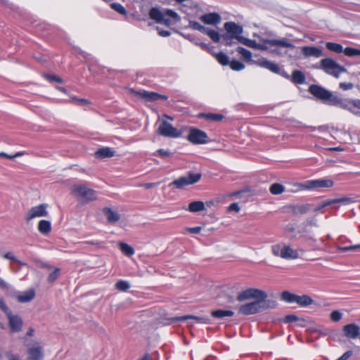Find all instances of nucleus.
Wrapping results in <instances>:
<instances>
[{"instance_id":"nucleus-34","label":"nucleus","mask_w":360,"mask_h":360,"mask_svg":"<svg viewBox=\"0 0 360 360\" xmlns=\"http://www.w3.org/2000/svg\"><path fill=\"white\" fill-rule=\"evenodd\" d=\"M205 209V205L202 201H194L189 204L188 210L191 212L202 211Z\"/></svg>"},{"instance_id":"nucleus-31","label":"nucleus","mask_w":360,"mask_h":360,"mask_svg":"<svg viewBox=\"0 0 360 360\" xmlns=\"http://www.w3.org/2000/svg\"><path fill=\"white\" fill-rule=\"evenodd\" d=\"M314 300L308 295H297L296 303L301 307H307L311 304Z\"/></svg>"},{"instance_id":"nucleus-54","label":"nucleus","mask_w":360,"mask_h":360,"mask_svg":"<svg viewBox=\"0 0 360 360\" xmlns=\"http://www.w3.org/2000/svg\"><path fill=\"white\" fill-rule=\"evenodd\" d=\"M155 155L165 158L169 157L172 153L169 150L159 149L155 152Z\"/></svg>"},{"instance_id":"nucleus-30","label":"nucleus","mask_w":360,"mask_h":360,"mask_svg":"<svg viewBox=\"0 0 360 360\" xmlns=\"http://www.w3.org/2000/svg\"><path fill=\"white\" fill-rule=\"evenodd\" d=\"M305 75L300 70H295L292 74V81L297 84H304L305 82Z\"/></svg>"},{"instance_id":"nucleus-49","label":"nucleus","mask_w":360,"mask_h":360,"mask_svg":"<svg viewBox=\"0 0 360 360\" xmlns=\"http://www.w3.org/2000/svg\"><path fill=\"white\" fill-rule=\"evenodd\" d=\"M295 321L304 322L305 319H302V318H300V317H298V316H297L296 315H294V314L287 315L284 318V322L286 323H292V322H295Z\"/></svg>"},{"instance_id":"nucleus-41","label":"nucleus","mask_w":360,"mask_h":360,"mask_svg":"<svg viewBox=\"0 0 360 360\" xmlns=\"http://www.w3.org/2000/svg\"><path fill=\"white\" fill-rule=\"evenodd\" d=\"M234 39H236V38L226 32L221 35V42L226 46H231L234 43Z\"/></svg>"},{"instance_id":"nucleus-36","label":"nucleus","mask_w":360,"mask_h":360,"mask_svg":"<svg viewBox=\"0 0 360 360\" xmlns=\"http://www.w3.org/2000/svg\"><path fill=\"white\" fill-rule=\"evenodd\" d=\"M200 117H203L207 120L219 122L223 120L224 116L221 114L217 113H202L200 115Z\"/></svg>"},{"instance_id":"nucleus-45","label":"nucleus","mask_w":360,"mask_h":360,"mask_svg":"<svg viewBox=\"0 0 360 360\" xmlns=\"http://www.w3.org/2000/svg\"><path fill=\"white\" fill-rule=\"evenodd\" d=\"M188 27L194 30L200 31L202 33L205 31L206 28L203 25H201L199 22L191 20L188 21Z\"/></svg>"},{"instance_id":"nucleus-1","label":"nucleus","mask_w":360,"mask_h":360,"mask_svg":"<svg viewBox=\"0 0 360 360\" xmlns=\"http://www.w3.org/2000/svg\"><path fill=\"white\" fill-rule=\"evenodd\" d=\"M276 302L267 299H259L242 304L238 308V312L243 315H251L261 312L267 309L276 307Z\"/></svg>"},{"instance_id":"nucleus-18","label":"nucleus","mask_w":360,"mask_h":360,"mask_svg":"<svg viewBox=\"0 0 360 360\" xmlns=\"http://www.w3.org/2000/svg\"><path fill=\"white\" fill-rule=\"evenodd\" d=\"M200 20L206 25H217L220 23L221 18L217 13H210L202 15L199 18Z\"/></svg>"},{"instance_id":"nucleus-10","label":"nucleus","mask_w":360,"mask_h":360,"mask_svg":"<svg viewBox=\"0 0 360 360\" xmlns=\"http://www.w3.org/2000/svg\"><path fill=\"white\" fill-rule=\"evenodd\" d=\"M200 178V174L189 172L187 175L181 176L179 179L174 180L172 184L177 188H182L184 186L192 185L198 182Z\"/></svg>"},{"instance_id":"nucleus-59","label":"nucleus","mask_w":360,"mask_h":360,"mask_svg":"<svg viewBox=\"0 0 360 360\" xmlns=\"http://www.w3.org/2000/svg\"><path fill=\"white\" fill-rule=\"evenodd\" d=\"M46 78L50 82H56L58 83L63 82V79L56 75H46Z\"/></svg>"},{"instance_id":"nucleus-4","label":"nucleus","mask_w":360,"mask_h":360,"mask_svg":"<svg viewBox=\"0 0 360 360\" xmlns=\"http://www.w3.org/2000/svg\"><path fill=\"white\" fill-rule=\"evenodd\" d=\"M271 252L276 257L285 259H295L298 258L299 254L296 250L291 248L284 243L275 244L271 246Z\"/></svg>"},{"instance_id":"nucleus-42","label":"nucleus","mask_w":360,"mask_h":360,"mask_svg":"<svg viewBox=\"0 0 360 360\" xmlns=\"http://www.w3.org/2000/svg\"><path fill=\"white\" fill-rule=\"evenodd\" d=\"M269 191L274 195H279L285 191V188L280 184H274L271 186Z\"/></svg>"},{"instance_id":"nucleus-38","label":"nucleus","mask_w":360,"mask_h":360,"mask_svg":"<svg viewBox=\"0 0 360 360\" xmlns=\"http://www.w3.org/2000/svg\"><path fill=\"white\" fill-rule=\"evenodd\" d=\"M326 47L330 51L338 53H340L344 51V49L341 44L333 42H327L326 44Z\"/></svg>"},{"instance_id":"nucleus-57","label":"nucleus","mask_w":360,"mask_h":360,"mask_svg":"<svg viewBox=\"0 0 360 360\" xmlns=\"http://www.w3.org/2000/svg\"><path fill=\"white\" fill-rule=\"evenodd\" d=\"M171 18L168 16V15H165L163 18L162 21L160 23L164 24L165 25L169 27L172 25L174 22H176L174 20L173 21L170 19Z\"/></svg>"},{"instance_id":"nucleus-32","label":"nucleus","mask_w":360,"mask_h":360,"mask_svg":"<svg viewBox=\"0 0 360 360\" xmlns=\"http://www.w3.org/2000/svg\"><path fill=\"white\" fill-rule=\"evenodd\" d=\"M43 267L47 268L49 269H53V271L49 275L48 281L50 283L54 282L59 276L60 269L59 268H53L49 264H44Z\"/></svg>"},{"instance_id":"nucleus-43","label":"nucleus","mask_w":360,"mask_h":360,"mask_svg":"<svg viewBox=\"0 0 360 360\" xmlns=\"http://www.w3.org/2000/svg\"><path fill=\"white\" fill-rule=\"evenodd\" d=\"M237 51L241 55L245 60L250 61L252 60V53L249 50L239 46L237 49Z\"/></svg>"},{"instance_id":"nucleus-6","label":"nucleus","mask_w":360,"mask_h":360,"mask_svg":"<svg viewBox=\"0 0 360 360\" xmlns=\"http://www.w3.org/2000/svg\"><path fill=\"white\" fill-rule=\"evenodd\" d=\"M334 182L329 179H319L308 180L303 183L297 184L300 190H315L322 188H330L333 186Z\"/></svg>"},{"instance_id":"nucleus-19","label":"nucleus","mask_w":360,"mask_h":360,"mask_svg":"<svg viewBox=\"0 0 360 360\" xmlns=\"http://www.w3.org/2000/svg\"><path fill=\"white\" fill-rule=\"evenodd\" d=\"M329 105L338 106L340 108L349 110L352 108V100L339 98L334 95Z\"/></svg>"},{"instance_id":"nucleus-23","label":"nucleus","mask_w":360,"mask_h":360,"mask_svg":"<svg viewBox=\"0 0 360 360\" xmlns=\"http://www.w3.org/2000/svg\"><path fill=\"white\" fill-rule=\"evenodd\" d=\"M302 53L305 57L319 58L323 55L321 49L315 46H304Z\"/></svg>"},{"instance_id":"nucleus-11","label":"nucleus","mask_w":360,"mask_h":360,"mask_svg":"<svg viewBox=\"0 0 360 360\" xmlns=\"http://www.w3.org/2000/svg\"><path fill=\"white\" fill-rule=\"evenodd\" d=\"M266 294L265 292L255 289V288H249L247 289L237 296V300L239 302H243L249 299H255L258 300L259 299H266Z\"/></svg>"},{"instance_id":"nucleus-61","label":"nucleus","mask_w":360,"mask_h":360,"mask_svg":"<svg viewBox=\"0 0 360 360\" xmlns=\"http://www.w3.org/2000/svg\"><path fill=\"white\" fill-rule=\"evenodd\" d=\"M4 258L5 259H9L13 262H15L16 259H18L16 257H15L13 255V254L11 252H8L6 253H5L4 255H3Z\"/></svg>"},{"instance_id":"nucleus-37","label":"nucleus","mask_w":360,"mask_h":360,"mask_svg":"<svg viewBox=\"0 0 360 360\" xmlns=\"http://www.w3.org/2000/svg\"><path fill=\"white\" fill-rule=\"evenodd\" d=\"M281 299L288 303H296L297 295L291 293L288 291H284L281 294Z\"/></svg>"},{"instance_id":"nucleus-62","label":"nucleus","mask_w":360,"mask_h":360,"mask_svg":"<svg viewBox=\"0 0 360 360\" xmlns=\"http://www.w3.org/2000/svg\"><path fill=\"white\" fill-rule=\"evenodd\" d=\"M202 228L200 226H195V227H191V228H186V230L193 234H197L199 233L201 231Z\"/></svg>"},{"instance_id":"nucleus-26","label":"nucleus","mask_w":360,"mask_h":360,"mask_svg":"<svg viewBox=\"0 0 360 360\" xmlns=\"http://www.w3.org/2000/svg\"><path fill=\"white\" fill-rule=\"evenodd\" d=\"M311 207L310 204H300L291 206V211L295 215L304 214L309 212Z\"/></svg>"},{"instance_id":"nucleus-9","label":"nucleus","mask_w":360,"mask_h":360,"mask_svg":"<svg viewBox=\"0 0 360 360\" xmlns=\"http://www.w3.org/2000/svg\"><path fill=\"white\" fill-rule=\"evenodd\" d=\"M157 132L158 134L169 138H179L182 132L172 126L169 122L163 120L160 122Z\"/></svg>"},{"instance_id":"nucleus-46","label":"nucleus","mask_w":360,"mask_h":360,"mask_svg":"<svg viewBox=\"0 0 360 360\" xmlns=\"http://www.w3.org/2000/svg\"><path fill=\"white\" fill-rule=\"evenodd\" d=\"M332 205L335 203H343L345 205L351 204L354 202V200L349 197H343L340 198H335L330 200Z\"/></svg>"},{"instance_id":"nucleus-3","label":"nucleus","mask_w":360,"mask_h":360,"mask_svg":"<svg viewBox=\"0 0 360 360\" xmlns=\"http://www.w3.org/2000/svg\"><path fill=\"white\" fill-rule=\"evenodd\" d=\"M259 40L268 44L270 46L274 47V49H270L271 53L281 56L287 54V51H283L282 48H286L290 50L295 49V46L286 39L283 38L280 39H265L264 38H259Z\"/></svg>"},{"instance_id":"nucleus-15","label":"nucleus","mask_w":360,"mask_h":360,"mask_svg":"<svg viewBox=\"0 0 360 360\" xmlns=\"http://www.w3.org/2000/svg\"><path fill=\"white\" fill-rule=\"evenodd\" d=\"M224 27L226 32L229 33L231 36L236 38L238 41L241 37V34L243 32L242 26L236 24L234 22H226L224 23Z\"/></svg>"},{"instance_id":"nucleus-44","label":"nucleus","mask_w":360,"mask_h":360,"mask_svg":"<svg viewBox=\"0 0 360 360\" xmlns=\"http://www.w3.org/2000/svg\"><path fill=\"white\" fill-rule=\"evenodd\" d=\"M238 41L246 46L256 49L257 43L255 40H252L242 36L239 38Z\"/></svg>"},{"instance_id":"nucleus-53","label":"nucleus","mask_w":360,"mask_h":360,"mask_svg":"<svg viewBox=\"0 0 360 360\" xmlns=\"http://www.w3.org/2000/svg\"><path fill=\"white\" fill-rule=\"evenodd\" d=\"M342 314L338 310H335V311H332L330 314V319L334 322L339 321L342 319Z\"/></svg>"},{"instance_id":"nucleus-58","label":"nucleus","mask_w":360,"mask_h":360,"mask_svg":"<svg viewBox=\"0 0 360 360\" xmlns=\"http://www.w3.org/2000/svg\"><path fill=\"white\" fill-rule=\"evenodd\" d=\"M354 84L351 82H341L340 84V88L344 91L350 90L353 88Z\"/></svg>"},{"instance_id":"nucleus-55","label":"nucleus","mask_w":360,"mask_h":360,"mask_svg":"<svg viewBox=\"0 0 360 360\" xmlns=\"http://www.w3.org/2000/svg\"><path fill=\"white\" fill-rule=\"evenodd\" d=\"M0 309L4 311L5 312V314L7 315H8L9 314L11 313V311L9 309V308L7 307V305L6 304L4 299L2 297H0Z\"/></svg>"},{"instance_id":"nucleus-29","label":"nucleus","mask_w":360,"mask_h":360,"mask_svg":"<svg viewBox=\"0 0 360 360\" xmlns=\"http://www.w3.org/2000/svg\"><path fill=\"white\" fill-rule=\"evenodd\" d=\"M103 212L107 219L110 223H115L120 219V215L117 212L112 211L110 208H105Z\"/></svg>"},{"instance_id":"nucleus-40","label":"nucleus","mask_w":360,"mask_h":360,"mask_svg":"<svg viewBox=\"0 0 360 360\" xmlns=\"http://www.w3.org/2000/svg\"><path fill=\"white\" fill-rule=\"evenodd\" d=\"M131 287L129 281L124 280H120L115 284V288L122 292H127Z\"/></svg>"},{"instance_id":"nucleus-7","label":"nucleus","mask_w":360,"mask_h":360,"mask_svg":"<svg viewBox=\"0 0 360 360\" xmlns=\"http://www.w3.org/2000/svg\"><path fill=\"white\" fill-rule=\"evenodd\" d=\"M165 15H168V16L175 22H179L181 20L180 16L171 9L160 11L159 8L153 7L149 11L150 19L155 20L157 23H160Z\"/></svg>"},{"instance_id":"nucleus-13","label":"nucleus","mask_w":360,"mask_h":360,"mask_svg":"<svg viewBox=\"0 0 360 360\" xmlns=\"http://www.w3.org/2000/svg\"><path fill=\"white\" fill-rule=\"evenodd\" d=\"M47 207L48 205L45 203L31 207L26 214V221H30L34 218L46 217L48 215Z\"/></svg>"},{"instance_id":"nucleus-48","label":"nucleus","mask_w":360,"mask_h":360,"mask_svg":"<svg viewBox=\"0 0 360 360\" xmlns=\"http://www.w3.org/2000/svg\"><path fill=\"white\" fill-rule=\"evenodd\" d=\"M229 65L233 70L236 71H240L245 68V65L238 60L231 61Z\"/></svg>"},{"instance_id":"nucleus-8","label":"nucleus","mask_w":360,"mask_h":360,"mask_svg":"<svg viewBox=\"0 0 360 360\" xmlns=\"http://www.w3.org/2000/svg\"><path fill=\"white\" fill-rule=\"evenodd\" d=\"M309 91L317 99L321 100L328 104H330L331 99L334 96L331 91L326 89L321 86L316 84L311 85L309 88Z\"/></svg>"},{"instance_id":"nucleus-35","label":"nucleus","mask_w":360,"mask_h":360,"mask_svg":"<svg viewBox=\"0 0 360 360\" xmlns=\"http://www.w3.org/2000/svg\"><path fill=\"white\" fill-rule=\"evenodd\" d=\"M0 288L5 290L11 297L15 290V288L0 277Z\"/></svg>"},{"instance_id":"nucleus-16","label":"nucleus","mask_w":360,"mask_h":360,"mask_svg":"<svg viewBox=\"0 0 360 360\" xmlns=\"http://www.w3.org/2000/svg\"><path fill=\"white\" fill-rule=\"evenodd\" d=\"M342 331L344 335L349 339H356L360 335V328L355 323L344 326Z\"/></svg>"},{"instance_id":"nucleus-17","label":"nucleus","mask_w":360,"mask_h":360,"mask_svg":"<svg viewBox=\"0 0 360 360\" xmlns=\"http://www.w3.org/2000/svg\"><path fill=\"white\" fill-rule=\"evenodd\" d=\"M8 323L12 333H17L21 330L22 327V319L18 315H13L12 313L7 315Z\"/></svg>"},{"instance_id":"nucleus-14","label":"nucleus","mask_w":360,"mask_h":360,"mask_svg":"<svg viewBox=\"0 0 360 360\" xmlns=\"http://www.w3.org/2000/svg\"><path fill=\"white\" fill-rule=\"evenodd\" d=\"M36 292L33 288H30L23 292H20L15 289L11 297L16 299V300L20 303H27L34 298Z\"/></svg>"},{"instance_id":"nucleus-20","label":"nucleus","mask_w":360,"mask_h":360,"mask_svg":"<svg viewBox=\"0 0 360 360\" xmlns=\"http://www.w3.org/2000/svg\"><path fill=\"white\" fill-rule=\"evenodd\" d=\"M256 64L259 67L266 68L271 71L274 73H278L280 70V68L276 63L268 60L267 59L264 58L259 59L257 61H256Z\"/></svg>"},{"instance_id":"nucleus-52","label":"nucleus","mask_w":360,"mask_h":360,"mask_svg":"<svg viewBox=\"0 0 360 360\" xmlns=\"http://www.w3.org/2000/svg\"><path fill=\"white\" fill-rule=\"evenodd\" d=\"M111 8L120 14H126L127 11L124 7L119 3H113L111 4Z\"/></svg>"},{"instance_id":"nucleus-50","label":"nucleus","mask_w":360,"mask_h":360,"mask_svg":"<svg viewBox=\"0 0 360 360\" xmlns=\"http://www.w3.org/2000/svg\"><path fill=\"white\" fill-rule=\"evenodd\" d=\"M343 52L347 56H360V49H354L352 47H347L344 49Z\"/></svg>"},{"instance_id":"nucleus-60","label":"nucleus","mask_w":360,"mask_h":360,"mask_svg":"<svg viewBox=\"0 0 360 360\" xmlns=\"http://www.w3.org/2000/svg\"><path fill=\"white\" fill-rule=\"evenodd\" d=\"M22 155V153H17L16 154L13 155H10L6 153H4V152H1L0 153V157L1 158H8V159H13L16 157H20Z\"/></svg>"},{"instance_id":"nucleus-21","label":"nucleus","mask_w":360,"mask_h":360,"mask_svg":"<svg viewBox=\"0 0 360 360\" xmlns=\"http://www.w3.org/2000/svg\"><path fill=\"white\" fill-rule=\"evenodd\" d=\"M27 354V360H42L44 358L43 349L40 346L30 347Z\"/></svg>"},{"instance_id":"nucleus-27","label":"nucleus","mask_w":360,"mask_h":360,"mask_svg":"<svg viewBox=\"0 0 360 360\" xmlns=\"http://www.w3.org/2000/svg\"><path fill=\"white\" fill-rule=\"evenodd\" d=\"M38 231L43 235H47L51 231V224L48 220H41L38 224Z\"/></svg>"},{"instance_id":"nucleus-25","label":"nucleus","mask_w":360,"mask_h":360,"mask_svg":"<svg viewBox=\"0 0 360 360\" xmlns=\"http://www.w3.org/2000/svg\"><path fill=\"white\" fill-rule=\"evenodd\" d=\"M115 153V151L112 148L109 147H103L95 152V156L97 158L104 159L113 157Z\"/></svg>"},{"instance_id":"nucleus-12","label":"nucleus","mask_w":360,"mask_h":360,"mask_svg":"<svg viewBox=\"0 0 360 360\" xmlns=\"http://www.w3.org/2000/svg\"><path fill=\"white\" fill-rule=\"evenodd\" d=\"M207 134L198 129L190 128L187 139L193 144H204L207 142Z\"/></svg>"},{"instance_id":"nucleus-63","label":"nucleus","mask_w":360,"mask_h":360,"mask_svg":"<svg viewBox=\"0 0 360 360\" xmlns=\"http://www.w3.org/2000/svg\"><path fill=\"white\" fill-rule=\"evenodd\" d=\"M183 37L185 39L189 40L192 43L195 44V41H199L198 39H195L193 36L189 34H181Z\"/></svg>"},{"instance_id":"nucleus-47","label":"nucleus","mask_w":360,"mask_h":360,"mask_svg":"<svg viewBox=\"0 0 360 360\" xmlns=\"http://www.w3.org/2000/svg\"><path fill=\"white\" fill-rule=\"evenodd\" d=\"M216 59L222 65H229L230 63L229 60V57L223 53H219L217 54Z\"/></svg>"},{"instance_id":"nucleus-5","label":"nucleus","mask_w":360,"mask_h":360,"mask_svg":"<svg viewBox=\"0 0 360 360\" xmlns=\"http://www.w3.org/2000/svg\"><path fill=\"white\" fill-rule=\"evenodd\" d=\"M320 67L327 74L338 77L342 72H346V69L337 63L331 58H324L320 62Z\"/></svg>"},{"instance_id":"nucleus-2","label":"nucleus","mask_w":360,"mask_h":360,"mask_svg":"<svg viewBox=\"0 0 360 360\" xmlns=\"http://www.w3.org/2000/svg\"><path fill=\"white\" fill-rule=\"evenodd\" d=\"M71 194L82 203H87L97 198L96 191L84 184L73 185Z\"/></svg>"},{"instance_id":"nucleus-64","label":"nucleus","mask_w":360,"mask_h":360,"mask_svg":"<svg viewBox=\"0 0 360 360\" xmlns=\"http://www.w3.org/2000/svg\"><path fill=\"white\" fill-rule=\"evenodd\" d=\"M352 355V351H347L345 352L340 357H339L337 360H347L349 357Z\"/></svg>"},{"instance_id":"nucleus-28","label":"nucleus","mask_w":360,"mask_h":360,"mask_svg":"<svg viewBox=\"0 0 360 360\" xmlns=\"http://www.w3.org/2000/svg\"><path fill=\"white\" fill-rule=\"evenodd\" d=\"M211 314L216 319H223L224 317H231L233 316L234 313L231 310L218 309L212 311Z\"/></svg>"},{"instance_id":"nucleus-39","label":"nucleus","mask_w":360,"mask_h":360,"mask_svg":"<svg viewBox=\"0 0 360 360\" xmlns=\"http://www.w3.org/2000/svg\"><path fill=\"white\" fill-rule=\"evenodd\" d=\"M120 249L127 256H131L134 254V250L132 247L124 243H120Z\"/></svg>"},{"instance_id":"nucleus-33","label":"nucleus","mask_w":360,"mask_h":360,"mask_svg":"<svg viewBox=\"0 0 360 360\" xmlns=\"http://www.w3.org/2000/svg\"><path fill=\"white\" fill-rule=\"evenodd\" d=\"M203 33L207 34L209 37L215 43H219L221 41V35L218 32L210 29L208 27L205 28V31Z\"/></svg>"},{"instance_id":"nucleus-56","label":"nucleus","mask_w":360,"mask_h":360,"mask_svg":"<svg viewBox=\"0 0 360 360\" xmlns=\"http://www.w3.org/2000/svg\"><path fill=\"white\" fill-rule=\"evenodd\" d=\"M331 205H332L331 200H327L323 202L320 205L315 207L314 211V212H321L324 207Z\"/></svg>"},{"instance_id":"nucleus-24","label":"nucleus","mask_w":360,"mask_h":360,"mask_svg":"<svg viewBox=\"0 0 360 360\" xmlns=\"http://www.w3.org/2000/svg\"><path fill=\"white\" fill-rule=\"evenodd\" d=\"M188 319H193L195 321L201 323H209V319L207 317H200V316H192V315H187V316H176L172 318L171 320L172 321H186Z\"/></svg>"},{"instance_id":"nucleus-22","label":"nucleus","mask_w":360,"mask_h":360,"mask_svg":"<svg viewBox=\"0 0 360 360\" xmlns=\"http://www.w3.org/2000/svg\"><path fill=\"white\" fill-rule=\"evenodd\" d=\"M138 94L141 98L148 101H155L159 99L167 100V96L153 91H142Z\"/></svg>"},{"instance_id":"nucleus-51","label":"nucleus","mask_w":360,"mask_h":360,"mask_svg":"<svg viewBox=\"0 0 360 360\" xmlns=\"http://www.w3.org/2000/svg\"><path fill=\"white\" fill-rule=\"evenodd\" d=\"M338 250L340 252L356 251L360 250V244L346 247H339Z\"/></svg>"}]
</instances>
